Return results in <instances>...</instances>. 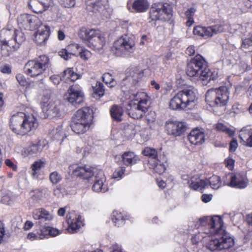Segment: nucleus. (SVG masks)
<instances>
[{
  "label": "nucleus",
  "instance_id": "obj_1",
  "mask_svg": "<svg viewBox=\"0 0 252 252\" xmlns=\"http://www.w3.org/2000/svg\"><path fill=\"white\" fill-rule=\"evenodd\" d=\"M37 125L34 115H27L22 112H18L10 119V126L11 130L21 135L34 129Z\"/></svg>",
  "mask_w": 252,
  "mask_h": 252
},
{
  "label": "nucleus",
  "instance_id": "obj_2",
  "mask_svg": "<svg viewBox=\"0 0 252 252\" xmlns=\"http://www.w3.org/2000/svg\"><path fill=\"white\" fill-rule=\"evenodd\" d=\"M193 89L189 87L178 92L170 100L169 107L173 110H184L195 99Z\"/></svg>",
  "mask_w": 252,
  "mask_h": 252
},
{
  "label": "nucleus",
  "instance_id": "obj_3",
  "mask_svg": "<svg viewBox=\"0 0 252 252\" xmlns=\"http://www.w3.org/2000/svg\"><path fill=\"white\" fill-rule=\"evenodd\" d=\"M228 99V92L225 87L210 89L205 95L206 102L212 107L226 105Z\"/></svg>",
  "mask_w": 252,
  "mask_h": 252
},
{
  "label": "nucleus",
  "instance_id": "obj_4",
  "mask_svg": "<svg viewBox=\"0 0 252 252\" xmlns=\"http://www.w3.org/2000/svg\"><path fill=\"white\" fill-rule=\"evenodd\" d=\"M136 50L135 41L133 36H122L113 43L112 50L117 57L129 56Z\"/></svg>",
  "mask_w": 252,
  "mask_h": 252
},
{
  "label": "nucleus",
  "instance_id": "obj_5",
  "mask_svg": "<svg viewBox=\"0 0 252 252\" xmlns=\"http://www.w3.org/2000/svg\"><path fill=\"white\" fill-rule=\"evenodd\" d=\"M172 6L168 3L157 2L152 4L149 11V18L153 21L169 19L172 15Z\"/></svg>",
  "mask_w": 252,
  "mask_h": 252
},
{
  "label": "nucleus",
  "instance_id": "obj_6",
  "mask_svg": "<svg viewBox=\"0 0 252 252\" xmlns=\"http://www.w3.org/2000/svg\"><path fill=\"white\" fill-rule=\"evenodd\" d=\"M208 63L204 58L197 55L191 59L188 63L187 74L190 77L197 76L199 78L207 70Z\"/></svg>",
  "mask_w": 252,
  "mask_h": 252
},
{
  "label": "nucleus",
  "instance_id": "obj_7",
  "mask_svg": "<svg viewBox=\"0 0 252 252\" xmlns=\"http://www.w3.org/2000/svg\"><path fill=\"white\" fill-rule=\"evenodd\" d=\"M69 170L72 171V174L76 177L83 179L89 180L101 171L95 167L89 165H72L69 167Z\"/></svg>",
  "mask_w": 252,
  "mask_h": 252
},
{
  "label": "nucleus",
  "instance_id": "obj_8",
  "mask_svg": "<svg viewBox=\"0 0 252 252\" xmlns=\"http://www.w3.org/2000/svg\"><path fill=\"white\" fill-rule=\"evenodd\" d=\"M224 184L237 189H244L248 185V180L245 174L231 173L226 175L223 179Z\"/></svg>",
  "mask_w": 252,
  "mask_h": 252
},
{
  "label": "nucleus",
  "instance_id": "obj_9",
  "mask_svg": "<svg viewBox=\"0 0 252 252\" xmlns=\"http://www.w3.org/2000/svg\"><path fill=\"white\" fill-rule=\"evenodd\" d=\"M150 97L144 92H138L133 95V98L130 101L128 105L130 108H127L126 110L131 109H137L138 110H147L149 106Z\"/></svg>",
  "mask_w": 252,
  "mask_h": 252
},
{
  "label": "nucleus",
  "instance_id": "obj_10",
  "mask_svg": "<svg viewBox=\"0 0 252 252\" xmlns=\"http://www.w3.org/2000/svg\"><path fill=\"white\" fill-rule=\"evenodd\" d=\"M233 245V239L227 235H223L220 239H215L209 241L207 244L206 247L210 251H215L227 249Z\"/></svg>",
  "mask_w": 252,
  "mask_h": 252
},
{
  "label": "nucleus",
  "instance_id": "obj_11",
  "mask_svg": "<svg viewBox=\"0 0 252 252\" xmlns=\"http://www.w3.org/2000/svg\"><path fill=\"white\" fill-rule=\"evenodd\" d=\"M223 31V26L222 25L218 24L208 27L196 26L194 28L193 32L195 35L206 38Z\"/></svg>",
  "mask_w": 252,
  "mask_h": 252
},
{
  "label": "nucleus",
  "instance_id": "obj_12",
  "mask_svg": "<svg viewBox=\"0 0 252 252\" xmlns=\"http://www.w3.org/2000/svg\"><path fill=\"white\" fill-rule=\"evenodd\" d=\"M208 233L210 235H227L225 233V228L222 218L218 216L209 218Z\"/></svg>",
  "mask_w": 252,
  "mask_h": 252
},
{
  "label": "nucleus",
  "instance_id": "obj_13",
  "mask_svg": "<svg viewBox=\"0 0 252 252\" xmlns=\"http://www.w3.org/2000/svg\"><path fill=\"white\" fill-rule=\"evenodd\" d=\"M165 128L168 135L177 137L184 133L188 128V126L184 122L168 121L165 124Z\"/></svg>",
  "mask_w": 252,
  "mask_h": 252
},
{
  "label": "nucleus",
  "instance_id": "obj_14",
  "mask_svg": "<svg viewBox=\"0 0 252 252\" xmlns=\"http://www.w3.org/2000/svg\"><path fill=\"white\" fill-rule=\"evenodd\" d=\"M38 20L35 16L28 14L20 15L17 18L19 26L25 30L35 29L37 27Z\"/></svg>",
  "mask_w": 252,
  "mask_h": 252
},
{
  "label": "nucleus",
  "instance_id": "obj_15",
  "mask_svg": "<svg viewBox=\"0 0 252 252\" xmlns=\"http://www.w3.org/2000/svg\"><path fill=\"white\" fill-rule=\"evenodd\" d=\"M52 4V0H29L28 2L29 7L36 13H42Z\"/></svg>",
  "mask_w": 252,
  "mask_h": 252
},
{
  "label": "nucleus",
  "instance_id": "obj_16",
  "mask_svg": "<svg viewBox=\"0 0 252 252\" xmlns=\"http://www.w3.org/2000/svg\"><path fill=\"white\" fill-rule=\"evenodd\" d=\"M67 221L68 224L67 230L68 232L74 233L83 225L81 220V217L79 215H76L74 212L67 215Z\"/></svg>",
  "mask_w": 252,
  "mask_h": 252
},
{
  "label": "nucleus",
  "instance_id": "obj_17",
  "mask_svg": "<svg viewBox=\"0 0 252 252\" xmlns=\"http://www.w3.org/2000/svg\"><path fill=\"white\" fill-rule=\"evenodd\" d=\"M25 72L31 77L40 76L45 72L34 60L29 61L24 67Z\"/></svg>",
  "mask_w": 252,
  "mask_h": 252
},
{
  "label": "nucleus",
  "instance_id": "obj_18",
  "mask_svg": "<svg viewBox=\"0 0 252 252\" xmlns=\"http://www.w3.org/2000/svg\"><path fill=\"white\" fill-rule=\"evenodd\" d=\"M105 44V38L98 31L87 43L88 47L95 51H100L102 49Z\"/></svg>",
  "mask_w": 252,
  "mask_h": 252
},
{
  "label": "nucleus",
  "instance_id": "obj_19",
  "mask_svg": "<svg viewBox=\"0 0 252 252\" xmlns=\"http://www.w3.org/2000/svg\"><path fill=\"white\" fill-rule=\"evenodd\" d=\"M35 29L37 31L34 34V40L35 42L40 45L44 44L47 40L50 35V28L47 25L37 26Z\"/></svg>",
  "mask_w": 252,
  "mask_h": 252
},
{
  "label": "nucleus",
  "instance_id": "obj_20",
  "mask_svg": "<svg viewBox=\"0 0 252 252\" xmlns=\"http://www.w3.org/2000/svg\"><path fill=\"white\" fill-rule=\"evenodd\" d=\"M93 119L92 111H76L72 118V120L79 123L86 124L89 127L92 124Z\"/></svg>",
  "mask_w": 252,
  "mask_h": 252
},
{
  "label": "nucleus",
  "instance_id": "obj_21",
  "mask_svg": "<svg viewBox=\"0 0 252 252\" xmlns=\"http://www.w3.org/2000/svg\"><path fill=\"white\" fill-rule=\"evenodd\" d=\"M94 183L92 187L93 190L96 192H105L108 190L106 185L104 184L106 181L104 175L102 171H99L94 177Z\"/></svg>",
  "mask_w": 252,
  "mask_h": 252
},
{
  "label": "nucleus",
  "instance_id": "obj_22",
  "mask_svg": "<svg viewBox=\"0 0 252 252\" xmlns=\"http://www.w3.org/2000/svg\"><path fill=\"white\" fill-rule=\"evenodd\" d=\"M204 133L197 128L192 129L188 136L190 143L195 145L202 144L204 141Z\"/></svg>",
  "mask_w": 252,
  "mask_h": 252
},
{
  "label": "nucleus",
  "instance_id": "obj_23",
  "mask_svg": "<svg viewBox=\"0 0 252 252\" xmlns=\"http://www.w3.org/2000/svg\"><path fill=\"white\" fill-rule=\"evenodd\" d=\"M14 40H8L1 41V56L8 57L11 52L18 48L16 44L14 45Z\"/></svg>",
  "mask_w": 252,
  "mask_h": 252
},
{
  "label": "nucleus",
  "instance_id": "obj_24",
  "mask_svg": "<svg viewBox=\"0 0 252 252\" xmlns=\"http://www.w3.org/2000/svg\"><path fill=\"white\" fill-rule=\"evenodd\" d=\"M32 217L34 220H38V224H42L43 220H51L53 219L52 215L44 208L34 210L32 213Z\"/></svg>",
  "mask_w": 252,
  "mask_h": 252
},
{
  "label": "nucleus",
  "instance_id": "obj_25",
  "mask_svg": "<svg viewBox=\"0 0 252 252\" xmlns=\"http://www.w3.org/2000/svg\"><path fill=\"white\" fill-rule=\"evenodd\" d=\"M69 96L67 97L68 102L73 105L76 106L83 101L81 92L75 90L73 86H71L68 90Z\"/></svg>",
  "mask_w": 252,
  "mask_h": 252
},
{
  "label": "nucleus",
  "instance_id": "obj_26",
  "mask_svg": "<svg viewBox=\"0 0 252 252\" xmlns=\"http://www.w3.org/2000/svg\"><path fill=\"white\" fill-rule=\"evenodd\" d=\"M239 137L242 144L252 147V131L251 129L242 128L240 131Z\"/></svg>",
  "mask_w": 252,
  "mask_h": 252
},
{
  "label": "nucleus",
  "instance_id": "obj_27",
  "mask_svg": "<svg viewBox=\"0 0 252 252\" xmlns=\"http://www.w3.org/2000/svg\"><path fill=\"white\" fill-rule=\"evenodd\" d=\"M42 150L41 141H38L37 144H33L24 149L22 152V155L24 157L34 156L40 152Z\"/></svg>",
  "mask_w": 252,
  "mask_h": 252
},
{
  "label": "nucleus",
  "instance_id": "obj_28",
  "mask_svg": "<svg viewBox=\"0 0 252 252\" xmlns=\"http://www.w3.org/2000/svg\"><path fill=\"white\" fill-rule=\"evenodd\" d=\"M97 31L94 29H87L85 27H82L78 32L79 37L84 41L85 44L90 40L91 38L95 35Z\"/></svg>",
  "mask_w": 252,
  "mask_h": 252
},
{
  "label": "nucleus",
  "instance_id": "obj_29",
  "mask_svg": "<svg viewBox=\"0 0 252 252\" xmlns=\"http://www.w3.org/2000/svg\"><path fill=\"white\" fill-rule=\"evenodd\" d=\"M124 164L128 166L135 164L139 160L138 157L133 152H125L122 156Z\"/></svg>",
  "mask_w": 252,
  "mask_h": 252
},
{
  "label": "nucleus",
  "instance_id": "obj_30",
  "mask_svg": "<svg viewBox=\"0 0 252 252\" xmlns=\"http://www.w3.org/2000/svg\"><path fill=\"white\" fill-rule=\"evenodd\" d=\"M73 48L78 50L80 46L78 44H72L68 45L66 49H63L59 52V55L65 60H67L70 58L71 55H76L75 52H71V51Z\"/></svg>",
  "mask_w": 252,
  "mask_h": 252
},
{
  "label": "nucleus",
  "instance_id": "obj_31",
  "mask_svg": "<svg viewBox=\"0 0 252 252\" xmlns=\"http://www.w3.org/2000/svg\"><path fill=\"white\" fill-rule=\"evenodd\" d=\"M149 7L147 0H135L132 4V8L137 12H144Z\"/></svg>",
  "mask_w": 252,
  "mask_h": 252
},
{
  "label": "nucleus",
  "instance_id": "obj_32",
  "mask_svg": "<svg viewBox=\"0 0 252 252\" xmlns=\"http://www.w3.org/2000/svg\"><path fill=\"white\" fill-rule=\"evenodd\" d=\"M71 127L72 130L77 134H83L87 131L90 128L89 127H88V125L79 123L78 122H75L73 120L72 121Z\"/></svg>",
  "mask_w": 252,
  "mask_h": 252
},
{
  "label": "nucleus",
  "instance_id": "obj_33",
  "mask_svg": "<svg viewBox=\"0 0 252 252\" xmlns=\"http://www.w3.org/2000/svg\"><path fill=\"white\" fill-rule=\"evenodd\" d=\"M33 197L35 199H48L50 196V191L47 188L35 189L33 191Z\"/></svg>",
  "mask_w": 252,
  "mask_h": 252
},
{
  "label": "nucleus",
  "instance_id": "obj_34",
  "mask_svg": "<svg viewBox=\"0 0 252 252\" xmlns=\"http://www.w3.org/2000/svg\"><path fill=\"white\" fill-rule=\"evenodd\" d=\"M189 187L194 190H201L208 185V180H198L194 181L191 179L189 181Z\"/></svg>",
  "mask_w": 252,
  "mask_h": 252
},
{
  "label": "nucleus",
  "instance_id": "obj_35",
  "mask_svg": "<svg viewBox=\"0 0 252 252\" xmlns=\"http://www.w3.org/2000/svg\"><path fill=\"white\" fill-rule=\"evenodd\" d=\"M34 60L44 71L51 66L49 58L45 55H41Z\"/></svg>",
  "mask_w": 252,
  "mask_h": 252
},
{
  "label": "nucleus",
  "instance_id": "obj_36",
  "mask_svg": "<svg viewBox=\"0 0 252 252\" xmlns=\"http://www.w3.org/2000/svg\"><path fill=\"white\" fill-rule=\"evenodd\" d=\"M218 77L217 73L211 72L207 68V70H205L200 79L203 81V84L207 85L211 80H216Z\"/></svg>",
  "mask_w": 252,
  "mask_h": 252
},
{
  "label": "nucleus",
  "instance_id": "obj_37",
  "mask_svg": "<svg viewBox=\"0 0 252 252\" xmlns=\"http://www.w3.org/2000/svg\"><path fill=\"white\" fill-rule=\"evenodd\" d=\"M216 129L220 132H224L230 137L234 135L235 131L228 127L226 125L222 123H218L215 126Z\"/></svg>",
  "mask_w": 252,
  "mask_h": 252
},
{
  "label": "nucleus",
  "instance_id": "obj_38",
  "mask_svg": "<svg viewBox=\"0 0 252 252\" xmlns=\"http://www.w3.org/2000/svg\"><path fill=\"white\" fill-rule=\"evenodd\" d=\"M80 76L75 73L72 68H68L64 70L63 72V77L65 78V80L67 79L70 80L71 81L74 82L79 78Z\"/></svg>",
  "mask_w": 252,
  "mask_h": 252
},
{
  "label": "nucleus",
  "instance_id": "obj_39",
  "mask_svg": "<svg viewBox=\"0 0 252 252\" xmlns=\"http://www.w3.org/2000/svg\"><path fill=\"white\" fill-rule=\"evenodd\" d=\"M94 97H102L104 94L105 90L103 84L100 82H96L95 86L93 87Z\"/></svg>",
  "mask_w": 252,
  "mask_h": 252
},
{
  "label": "nucleus",
  "instance_id": "obj_40",
  "mask_svg": "<svg viewBox=\"0 0 252 252\" xmlns=\"http://www.w3.org/2000/svg\"><path fill=\"white\" fill-rule=\"evenodd\" d=\"M102 78L103 81L110 88L114 87L117 84L116 81L109 73H105Z\"/></svg>",
  "mask_w": 252,
  "mask_h": 252
},
{
  "label": "nucleus",
  "instance_id": "obj_41",
  "mask_svg": "<svg viewBox=\"0 0 252 252\" xmlns=\"http://www.w3.org/2000/svg\"><path fill=\"white\" fill-rule=\"evenodd\" d=\"M44 166V162L38 160L34 162L31 166V168L32 169V175L33 177H37V175L39 172V171Z\"/></svg>",
  "mask_w": 252,
  "mask_h": 252
},
{
  "label": "nucleus",
  "instance_id": "obj_42",
  "mask_svg": "<svg viewBox=\"0 0 252 252\" xmlns=\"http://www.w3.org/2000/svg\"><path fill=\"white\" fill-rule=\"evenodd\" d=\"M2 34L4 37V39L8 40L13 39V37L15 34V31L12 28V26L8 27L7 28H4L1 30Z\"/></svg>",
  "mask_w": 252,
  "mask_h": 252
},
{
  "label": "nucleus",
  "instance_id": "obj_43",
  "mask_svg": "<svg viewBox=\"0 0 252 252\" xmlns=\"http://www.w3.org/2000/svg\"><path fill=\"white\" fill-rule=\"evenodd\" d=\"M142 154L145 156L149 157L151 158V162H152V160H155L157 158V151L150 147L145 148L142 151Z\"/></svg>",
  "mask_w": 252,
  "mask_h": 252
},
{
  "label": "nucleus",
  "instance_id": "obj_44",
  "mask_svg": "<svg viewBox=\"0 0 252 252\" xmlns=\"http://www.w3.org/2000/svg\"><path fill=\"white\" fill-rule=\"evenodd\" d=\"M138 73H134L133 74H131L130 73V75L127 76L126 77L123 79L122 85H128L127 84V82H130L132 85H135L138 81Z\"/></svg>",
  "mask_w": 252,
  "mask_h": 252
},
{
  "label": "nucleus",
  "instance_id": "obj_45",
  "mask_svg": "<svg viewBox=\"0 0 252 252\" xmlns=\"http://www.w3.org/2000/svg\"><path fill=\"white\" fill-rule=\"evenodd\" d=\"M209 183L213 189H218L221 186L220 179L217 175H213L210 177L208 181V184Z\"/></svg>",
  "mask_w": 252,
  "mask_h": 252
},
{
  "label": "nucleus",
  "instance_id": "obj_46",
  "mask_svg": "<svg viewBox=\"0 0 252 252\" xmlns=\"http://www.w3.org/2000/svg\"><path fill=\"white\" fill-rule=\"evenodd\" d=\"M112 219L116 226H119L124 223L123 216L121 213L113 212Z\"/></svg>",
  "mask_w": 252,
  "mask_h": 252
},
{
  "label": "nucleus",
  "instance_id": "obj_47",
  "mask_svg": "<svg viewBox=\"0 0 252 252\" xmlns=\"http://www.w3.org/2000/svg\"><path fill=\"white\" fill-rule=\"evenodd\" d=\"M40 227L38 232V235L40 236V239L44 238L49 236L50 226L42 225V224H39Z\"/></svg>",
  "mask_w": 252,
  "mask_h": 252
},
{
  "label": "nucleus",
  "instance_id": "obj_48",
  "mask_svg": "<svg viewBox=\"0 0 252 252\" xmlns=\"http://www.w3.org/2000/svg\"><path fill=\"white\" fill-rule=\"evenodd\" d=\"M154 166L155 171L158 173L160 174L163 173L165 170V167L162 164H158V160L156 159L152 162Z\"/></svg>",
  "mask_w": 252,
  "mask_h": 252
},
{
  "label": "nucleus",
  "instance_id": "obj_49",
  "mask_svg": "<svg viewBox=\"0 0 252 252\" xmlns=\"http://www.w3.org/2000/svg\"><path fill=\"white\" fill-rule=\"evenodd\" d=\"M150 130L148 129H142L139 131L140 136V142H144L147 141L149 138Z\"/></svg>",
  "mask_w": 252,
  "mask_h": 252
},
{
  "label": "nucleus",
  "instance_id": "obj_50",
  "mask_svg": "<svg viewBox=\"0 0 252 252\" xmlns=\"http://www.w3.org/2000/svg\"><path fill=\"white\" fill-rule=\"evenodd\" d=\"M93 8L94 11H99L103 7V4L101 1L100 0H91L90 4Z\"/></svg>",
  "mask_w": 252,
  "mask_h": 252
},
{
  "label": "nucleus",
  "instance_id": "obj_51",
  "mask_svg": "<svg viewBox=\"0 0 252 252\" xmlns=\"http://www.w3.org/2000/svg\"><path fill=\"white\" fill-rule=\"evenodd\" d=\"M125 171L126 168L124 167H121L117 168L112 175L113 178L121 179Z\"/></svg>",
  "mask_w": 252,
  "mask_h": 252
},
{
  "label": "nucleus",
  "instance_id": "obj_52",
  "mask_svg": "<svg viewBox=\"0 0 252 252\" xmlns=\"http://www.w3.org/2000/svg\"><path fill=\"white\" fill-rule=\"evenodd\" d=\"M61 179V176L57 172H53L50 175V180L53 184L58 183Z\"/></svg>",
  "mask_w": 252,
  "mask_h": 252
},
{
  "label": "nucleus",
  "instance_id": "obj_53",
  "mask_svg": "<svg viewBox=\"0 0 252 252\" xmlns=\"http://www.w3.org/2000/svg\"><path fill=\"white\" fill-rule=\"evenodd\" d=\"M81 50L79 52L80 58L84 60H87L91 56V52L84 48L81 47Z\"/></svg>",
  "mask_w": 252,
  "mask_h": 252
},
{
  "label": "nucleus",
  "instance_id": "obj_54",
  "mask_svg": "<svg viewBox=\"0 0 252 252\" xmlns=\"http://www.w3.org/2000/svg\"><path fill=\"white\" fill-rule=\"evenodd\" d=\"M110 115L113 120L119 122L122 120L123 113V111H110Z\"/></svg>",
  "mask_w": 252,
  "mask_h": 252
},
{
  "label": "nucleus",
  "instance_id": "obj_55",
  "mask_svg": "<svg viewBox=\"0 0 252 252\" xmlns=\"http://www.w3.org/2000/svg\"><path fill=\"white\" fill-rule=\"evenodd\" d=\"M50 80L55 84L58 85L61 81L65 80V78H63V73L61 76L57 75H53L50 77Z\"/></svg>",
  "mask_w": 252,
  "mask_h": 252
},
{
  "label": "nucleus",
  "instance_id": "obj_56",
  "mask_svg": "<svg viewBox=\"0 0 252 252\" xmlns=\"http://www.w3.org/2000/svg\"><path fill=\"white\" fill-rule=\"evenodd\" d=\"M252 46V35L250 37L246 38L243 40L241 47L247 49Z\"/></svg>",
  "mask_w": 252,
  "mask_h": 252
},
{
  "label": "nucleus",
  "instance_id": "obj_57",
  "mask_svg": "<svg viewBox=\"0 0 252 252\" xmlns=\"http://www.w3.org/2000/svg\"><path fill=\"white\" fill-rule=\"evenodd\" d=\"M143 111H128L127 115L134 119H138L143 116Z\"/></svg>",
  "mask_w": 252,
  "mask_h": 252
},
{
  "label": "nucleus",
  "instance_id": "obj_58",
  "mask_svg": "<svg viewBox=\"0 0 252 252\" xmlns=\"http://www.w3.org/2000/svg\"><path fill=\"white\" fill-rule=\"evenodd\" d=\"M1 243L3 241H7L9 238L10 237V233L7 232L6 233L3 225L1 224Z\"/></svg>",
  "mask_w": 252,
  "mask_h": 252
},
{
  "label": "nucleus",
  "instance_id": "obj_59",
  "mask_svg": "<svg viewBox=\"0 0 252 252\" xmlns=\"http://www.w3.org/2000/svg\"><path fill=\"white\" fill-rule=\"evenodd\" d=\"M210 217L202 218L198 219L196 221V226L197 227H199L201 226H205L206 224L208 225V220Z\"/></svg>",
  "mask_w": 252,
  "mask_h": 252
},
{
  "label": "nucleus",
  "instance_id": "obj_60",
  "mask_svg": "<svg viewBox=\"0 0 252 252\" xmlns=\"http://www.w3.org/2000/svg\"><path fill=\"white\" fill-rule=\"evenodd\" d=\"M20 34L21 35L15 34V36L13 39L14 40V43H17L18 45H16L18 46L21 43H22L25 40V37L23 35V33H20Z\"/></svg>",
  "mask_w": 252,
  "mask_h": 252
},
{
  "label": "nucleus",
  "instance_id": "obj_61",
  "mask_svg": "<svg viewBox=\"0 0 252 252\" xmlns=\"http://www.w3.org/2000/svg\"><path fill=\"white\" fill-rule=\"evenodd\" d=\"M16 79L19 84L23 86H25L26 85L27 82L25 76L22 74H18L16 75Z\"/></svg>",
  "mask_w": 252,
  "mask_h": 252
},
{
  "label": "nucleus",
  "instance_id": "obj_62",
  "mask_svg": "<svg viewBox=\"0 0 252 252\" xmlns=\"http://www.w3.org/2000/svg\"><path fill=\"white\" fill-rule=\"evenodd\" d=\"M61 233L62 231L54 227H50L49 236L51 237H56Z\"/></svg>",
  "mask_w": 252,
  "mask_h": 252
},
{
  "label": "nucleus",
  "instance_id": "obj_63",
  "mask_svg": "<svg viewBox=\"0 0 252 252\" xmlns=\"http://www.w3.org/2000/svg\"><path fill=\"white\" fill-rule=\"evenodd\" d=\"M47 115H48V119H50L57 118L61 116L60 111H48Z\"/></svg>",
  "mask_w": 252,
  "mask_h": 252
},
{
  "label": "nucleus",
  "instance_id": "obj_64",
  "mask_svg": "<svg viewBox=\"0 0 252 252\" xmlns=\"http://www.w3.org/2000/svg\"><path fill=\"white\" fill-rule=\"evenodd\" d=\"M195 12V9L194 8L191 7L186 11L185 15L188 19H193Z\"/></svg>",
  "mask_w": 252,
  "mask_h": 252
}]
</instances>
